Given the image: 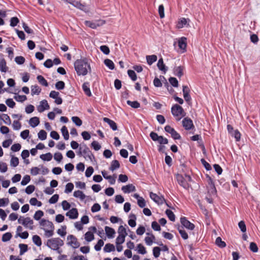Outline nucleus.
I'll return each mask as SVG.
<instances>
[{"label": "nucleus", "mask_w": 260, "mask_h": 260, "mask_svg": "<svg viewBox=\"0 0 260 260\" xmlns=\"http://www.w3.org/2000/svg\"><path fill=\"white\" fill-rule=\"evenodd\" d=\"M75 70L79 76L86 75L88 71H90V65L86 59H78L74 63Z\"/></svg>", "instance_id": "f257e3e1"}, {"label": "nucleus", "mask_w": 260, "mask_h": 260, "mask_svg": "<svg viewBox=\"0 0 260 260\" xmlns=\"http://www.w3.org/2000/svg\"><path fill=\"white\" fill-rule=\"evenodd\" d=\"M41 229L45 232L46 237L49 238L54 235V226L51 221L45 219H42L39 222Z\"/></svg>", "instance_id": "f03ea898"}, {"label": "nucleus", "mask_w": 260, "mask_h": 260, "mask_svg": "<svg viewBox=\"0 0 260 260\" xmlns=\"http://www.w3.org/2000/svg\"><path fill=\"white\" fill-rule=\"evenodd\" d=\"M63 240L59 238H53L47 240L46 245L52 250H56L59 253H60L61 251L59 250V249L63 246Z\"/></svg>", "instance_id": "7ed1b4c3"}, {"label": "nucleus", "mask_w": 260, "mask_h": 260, "mask_svg": "<svg viewBox=\"0 0 260 260\" xmlns=\"http://www.w3.org/2000/svg\"><path fill=\"white\" fill-rule=\"evenodd\" d=\"M171 113L177 120H180L185 116V112L182 107L177 104H175L172 107Z\"/></svg>", "instance_id": "20e7f679"}, {"label": "nucleus", "mask_w": 260, "mask_h": 260, "mask_svg": "<svg viewBox=\"0 0 260 260\" xmlns=\"http://www.w3.org/2000/svg\"><path fill=\"white\" fill-rule=\"evenodd\" d=\"M78 154L83 155L85 159H89L90 161H92V159L94 158V155L86 145H84L79 148Z\"/></svg>", "instance_id": "39448f33"}, {"label": "nucleus", "mask_w": 260, "mask_h": 260, "mask_svg": "<svg viewBox=\"0 0 260 260\" xmlns=\"http://www.w3.org/2000/svg\"><path fill=\"white\" fill-rule=\"evenodd\" d=\"M176 179L179 184L184 188L187 189L189 188V185L188 182L191 180V178L189 175H185V178H184L182 175L177 174Z\"/></svg>", "instance_id": "423d86ee"}, {"label": "nucleus", "mask_w": 260, "mask_h": 260, "mask_svg": "<svg viewBox=\"0 0 260 260\" xmlns=\"http://www.w3.org/2000/svg\"><path fill=\"white\" fill-rule=\"evenodd\" d=\"M18 222L22 224L25 228H28L29 230H32L34 229V221L30 217L20 216L18 219Z\"/></svg>", "instance_id": "0eeeda50"}, {"label": "nucleus", "mask_w": 260, "mask_h": 260, "mask_svg": "<svg viewBox=\"0 0 260 260\" xmlns=\"http://www.w3.org/2000/svg\"><path fill=\"white\" fill-rule=\"evenodd\" d=\"M49 170L43 165L32 167L30 170V173L33 176L37 175L40 173L44 175H46L49 173Z\"/></svg>", "instance_id": "6e6552de"}, {"label": "nucleus", "mask_w": 260, "mask_h": 260, "mask_svg": "<svg viewBox=\"0 0 260 260\" xmlns=\"http://www.w3.org/2000/svg\"><path fill=\"white\" fill-rule=\"evenodd\" d=\"M68 244L73 248H77L80 246V243L77 239L73 235H70L67 237Z\"/></svg>", "instance_id": "1a4fd4ad"}, {"label": "nucleus", "mask_w": 260, "mask_h": 260, "mask_svg": "<svg viewBox=\"0 0 260 260\" xmlns=\"http://www.w3.org/2000/svg\"><path fill=\"white\" fill-rule=\"evenodd\" d=\"M165 130L166 132L170 134L174 139L179 140L181 138L180 135L171 126L166 125Z\"/></svg>", "instance_id": "9d476101"}, {"label": "nucleus", "mask_w": 260, "mask_h": 260, "mask_svg": "<svg viewBox=\"0 0 260 260\" xmlns=\"http://www.w3.org/2000/svg\"><path fill=\"white\" fill-rule=\"evenodd\" d=\"M190 20L189 18H181L178 19L177 23V27L178 28H182L184 27H189Z\"/></svg>", "instance_id": "9b49d317"}, {"label": "nucleus", "mask_w": 260, "mask_h": 260, "mask_svg": "<svg viewBox=\"0 0 260 260\" xmlns=\"http://www.w3.org/2000/svg\"><path fill=\"white\" fill-rule=\"evenodd\" d=\"M150 197L154 202L157 203L158 204L161 205L165 201L163 196H159L156 193H154L152 192L150 193Z\"/></svg>", "instance_id": "f8f14e48"}, {"label": "nucleus", "mask_w": 260, "mask_h": 260, "mask_svg": "<svg viewBox=\"0 0 260 260\" xmlns=\"http://www.w3.org/2000/svg\"><path fill=\"white\" fill-rule=\"evenodd\" d=\"M180 222L184 227L188 230H192L194 228V225L188 221L185 217H181Z\"/></svg>", "instance_id": "ddd939ff"}, {"label": "nucleus", "mask_w": 260, "mask_h": 260, "mask_svg": "<svg viewBox=\"0 0 260 260\" xmlns=\"http://www.w3.org/2000/svg\"><path fill=\"white\" fill-rule=\"evenodd\" d=\"M49 108L50 107L47 101L46 100H43L40 102V105L37 107V110L38 112L41 113Z\"/></svg>", "instance_id": "4468645a"}, {"label": "nucleus", "mask_w": 260, "mask_h": 260, "mask_svg": "<svg viewBox=\"0 0 260 260\" xmlns=\"http://www.w3.org/2000/svg\"><path fill=\"white\" fill-rule=\"evenodd\" d=\"M186 38L182 37L178 40V46L181 50L182 53H184L186 51Z\"/></svg>", "instance_id": "2eb2a0df"}, {"label": "nucleus", "mask_w": 260, "mask_h": 260, "mask_svg": "<svg viewBox=\"0 0 260 260\" xmlns=\"http://www.w3.org/2000/svg\"><path fill=\"white\" fill-rule=\"evenodd\" d=\"M182 124L184 128L189 130L193 127L192 121L189 118L186 117L182 120Z\"/></svg>", "instance_id": "dca6fc26"}, {"label": "nucleus", "mask_w": 260, "mask_h": 260, "mask_svg": "<svg viewBox=\"0 0 260 260\" xmlns=\"http://www.w3.org/2000/svg\"><path fill=\"white\" fill-rule=\"evenodd\" d=\"M66 215L70 219H76L78 216V210L76 208H72L66 213Z\"/></svg>", "instance_id": "f3484780"}, {"label": "nucleus", "mask_w": 260, "mask_h": 260, "mask_svg": "<svg viewBox=\"0 0 260 260\" xmlns=\"http://www.w3.org/2000/svg\"><path fill=\"white\" fill-rule=\"evenodd\" d=\"M209 187H208V192L210 196H216V189L212 181H211L209 183Z\"/></svg>", "instance_id": "a211bd4d"}, {"label": "nucleus", "mask_w": 260, "mask_h": 260, "mask_svg": "<svg viewBox=\"0 0 260 260\" xmlns=\"http://www.w3.org/2000/svg\"><path fill=\"white\" fill-rule=\"evenodd\" d=\"M121 189L123 192L127 193L135 191L136 190V188L135 186H134L133 184H129L125 186H122Z\"/></svg>", "instance_id": "6ab92c4d"}, {"label": "nucleus", "mask_w": 260, "mask_h": 260, "mask_svg": "<svg viewBox=\"0 0 260 260\" xmlns=\"http://www.w3.org/2000/svg\"><path fill=\"white\" fill-rule=\"evenodd\" d=\"M103 120L109 125L110 127L113 131H116L117 129V124L113 120L107 117H104L103 118Z\"/></svg>", "instance_id": "aec40b11"}, {"label": "nucleus", "mask_w": 260, "mask_h": 260, "mask_svg": "<svg viewBox=\"0 0 260 260\" xmlns=\"http://www.w3.org/2000/svg\"><path fill=\"white\" fill-rule=\"evenodd\" d=\"M157 66L159 70L161 71L164 72V73H166L168 70L167 67L165 66L164 63L163 59L160 58L157 63Z\"/></svg>", "instance_id": "412c9836"}, {"label": "nucleus", "mask_w": 260, "mask_h": 260, "mask_svg": "<svg viewBox=\"0 0 260 260\" xmlns=\"http://www.w3.org/2000/svg\"><path fill=\"white\" fill-rule=\"evenodd\" d=\"M149 236L145 238V241L147 245L150 246L152 244L153 241L155 240V237L152 233H147L146 234Z\"/></svg>", "instance_id": "4be33fe9"}, {"label": "nucleus", "mask_w": 260, "mask_h": 260, "mask_svg": "<svg viewBox=\"0 0 260 260\" xmlns=\"http://www.w3.org/2000/svg\"><path fill=\"white\" fill-rule=\"evenodd\" d=\"M90 85L88 82H85L82 85V89L85 94L88 96H91L92 95L90 89Z\"/></svg>", "instance_id": "5701e85b"}, {"label": "nucleus", "mask_w": 260, "mask_h": 260, "mask_svg": "<svg viewBox=\"0 0 260 260\" xmlns=\"http://www.w3.org/2000/svg\"><path fill=\"white\" fill-rule=\"evenodd\" d=\"M105 230L106 234L109 238H113L114 237L115 234V231L113 229L108 226H106L105 228Z\"/></svg>", "instance_id": "b1692460"}, {"label": "nucleus", "mask_w": 260, "mask_h": 260, "mask_svg": "<svg viewBox=\"0 0 260 260\" xmlns=\"http://www.w3.org/2000/svg\"><path fill=\"white\" fill-rule=\"evenodd\" d=\"M29 123L32 127H35L40 123L39 118L37 117L31 118L29 120Z\"/></svg>", "instance_id": "393cba45"}, {"label": "nucleus", "mask_w": 260, "mask_h": 260, "mask_svg": "<svg viewBox=\"0 0 260 260\" xmlns=\"http://www.w3.org/2000/svg\"><path fill=\"white\" fill-rule=\"evenodd\" d=\"M147 62L149 65H151L157 60L156 55H147L146 57Z\"/></svg>", "instance_id": "a878e982"}, {"label": "nucleus", "mask_w": 260, "mask_h": 260, "mask_svg": "<svg viewBox=\"0 0 260 260\" xmlns=\"http://www.w3.org/2000/svg\"><path fill=\"white\" fill-rule=\"evenodd\" d=\"M74 197L76 198L80 199L81 201L84 200L86 196L85 194L81 190H76L74 192Z\"/></svg>", "instance_id": "bb28decb"}, {"label": "nucleus", "mask_w": 260, "mask_h": 260, "mask_svg": "<svg viewBox=\"0 0 260 260\" xmlns=\"http://www.w3.org/2000/svg\"><path fill=\"white\" fill-rule=\"evenodd\" d=\"M84 24L86 26L93 29H95L100 26L97 22L92 21H85Z\"/></svg>", "instance_id": "cd10ccee"}, {"label": "nucleus", "mask_w": 260, "mask_h": 260, "mask_svg": "<svg viewBox=\"0 0 260 260\" xmlns=\"http://www.w3.org/2000/svg\"><path fill=\"white\" fill-rule=\"evenodd\" d=\"M41 91V88L37 85H32L31 86V93L32 95L35 94L38 95Z\"/></svg>", "instance_id": "c85d7f7f"}, {"label": "nucleus", "mask_w": 260, "mask_h": 260, "mask_svg": "<svg viewBox=\"0 0 260 260\" xmlns=\"http://www.w3.org/2000/svg\"><path fill=\"white\" fill-rule=\"evenodd\" d=\"M8 68L6 66V61L3 58L0 59V71L2 72H6Z\"/></svg>", "instance_id": "c756f323"}, {"label": "nucleus", "mask_w": 260, "mask_h": 260, "mask_svg": "<svg viewBox=\"0 0 260 260\" xmlns=\"http://www.w3.org/2000/svg\"><path fill=\"white\" fill-rule=\"evenodd\" d=\"M119 167L120 164L119 161L117 160H114L111 162L110 170L112 171H114V170L119 168Z\"/></svg>", "instance_id": "7c9ffc66"}, {"label": "nucleus", "mask_w": 260, "mask_h": 260, "mask_svg": "<svg viewBox=\"0 0 260 260\" xmlns=\"http://www.w3.org/2000/svg\"><path fill=\"white\" fill-rule=\"evenodd\" d=\"M136 250L139 254H145L147 253L145 247L141 244L137 245Z\"/></svg>", "instance_id": "2f4dec72"}, {"label": "nucleus", "mask_w": 260, "mask_h": 260, "mask_svg": "<svg viewBox=\"0 0 260 260\" xmlns=\"http://www.w3.org/2000/svg\"><path fill=\"white\" fill-rule=\"evenodd\" d=\"M40 157L44 161H50L52 158V155L51 153L48 152L46 154H41Z\"/></svg>", "instance_id": "473e14b6"}, {"label": "nucleus", "mask_w": 260, "mask_h": 260, "mask_svg": "<svg viewBox=\"0 0 260 260\" xmlns=\"http://www.w3.org/2000/svg\"><path fill=\"white\" fill-rule=\"evenodd\" d=\"M183 68L181 66L176 67L174 69V74L179 77H181L183 75Z\"/></svg>", "instance_id": "72a5a7b5"}, {"label": "nucleus", "mask_w": 260, "mask_h": 260, "mask_svg": "<svg viewBox=\"0 0 260 260\" xmlns=\"http://www.w3.org/2000/svg\"><path fill=\"white\" fill-rule=\"evenodd\" d=\"M115 250V246L114 245L108 243L106 244L104 248V251L105 252H110Z\"/></svg>", "instance_id": "f704fd0d"}, {"label": "nucleus", "mask_w": 260, "mask_h": 260, "mask_svg": "<svg viewBox=\"0 0 260 260\" xmlns=\"http://www.w3.org/2000/svg\"><path fill=\"white\" fill-rule=\"evenodd\" d=\"M129 217L131 218L128 221V223L129 226L131 227H135L136 225V216L135 214H131L129 215Z\"/></svg>", "instance_id": "c9c22d12"}, {"label": "nucleus", "mask_w": 260, "mask_h": 260, "mask_svg": "<svg viewBox=\"0 0 260 260\" xmlns=\"http://www.w3.org/2000/svg\"><path fill=\"white\" fill-rule=\"evenodd\" d=\"M71 5L80 10H84L85 6L78 1L73 0Z\"/></svg>", "instance_id": "e433bc0d"}, {"label": "nucleus", "mask_w": 260, "mask_h": 260, "mask_svg": "<svg viewBox=\"0 0 260 260\" xmlns=\"http://www.w3.org/2000/svg\"><path fill=\"white\" fill-rule=\"evenodd\" d=\"M61 132L64 139L68 140L69 139V134L67 127L63 126L61 128Z\"/></svg>", "instance_id": "4c0bfd02"}, {"label": "nucleus", "mask_w": 260, "mask_h": 260, "mask_svg": "<svg viewBox=\"0 0 260 260\" xmlns=\"http://www.w3.org/2000/svg\"><path fill=\"white\" fill-rule=\"evenodd\" d=\"M0 116H2V119L3 120L4 123L8 125H10L11 123V120L10 117L6 114H0Z\"/></svg>", "instance_id": "58836bf2"}, {"label": "nucleus", "mask_w": 260, "mask_h": 260, "mask_svg": "<svg viewBox=\"0 0 260 260\" xmlns=\"http://www.w3.org/2000/svg\"><path fill=\"white\" fill-rule=\"evenodd\" d=\"M104 63L110 70H113L115 68L114 63L111 59H106Z\"/></svg>", "instance_id": "ea45409f"}, {"label": "nucleus", "mask_w": 260, "mask_h": 260, "mask_svg": "<svg viewBox=\"0 0 260 260\" xmlns=\"http://www.w3.org/2000/svg\"><path fill=\"white\" fill-rule=\"evenodd\" d=\"M33 242L38 246H40L42 245V240L41 238L38 235H34L32 237Z\"/></svg>", "instance_id": "a19ab883"}, {"label": "nucleus", "mask_w": 260, "mask_h": 260, "mask_svg": "<svg viewBox=\"0 0 260 260\" xmlns=\"http://www.w3.org/2000/svg\"><path fill=\"white\" fill-rule=\"evenodd\" d=\"M166 214L171 221H174L175 220V215L171 210L167 209Z\"/></svg>", "instance_id": "79ce46f5"}, {"label": "nucleus", "mask_w": 260, "mask_h": 260, "mask_svg": "<svg viewBox=\"0 0 260 260\" xmlns=\"http://www.w3.org/2000/svg\"><path fill=\"white\" fill-rule=\"evenodd\" d=\"M39 82L42 85L45 86H48V84L46 80L41 75H38L37 77Z\"/></svg>", "instance_id": "37998d69"}, {"label": "nucleus", "mask_w": 260, "mask_h": 260, "mask_svg": "<svg viewBox=\"0 0 260 260\" xmlns=\"http://www.w3.org/2000/svg\"><path fill=\"white\" fill-rule=\"evenodd\" d=\"M19 247L20 248V255H23L28 250L27 245L25 244H19Z\"/></svg>", "instance_id": "c03bdc74"}, {"label": "nucleus", "mask_w": 260, "mask_h": 260, "mask_svg": "<svg viewBox=\"0 0 260 260\" xmlns=\"http://www.w3.org/2000/svg\"><path fill=\"white\" fill-rule=\"evenodd\" d=\"M85 239L86 241L89 242L94 239V235L91 232H87L85 234Z\"/></svg>", "instance_id": "a18cd8bd"}, {"label": "nucleus", "mask_w": 260, "mask_h": 260, "mask_svg": "<svg viewBox=\"0 0 260 260\" xmlns=\"http://www.w3.org/2000/svg\"><path fill=\"white\" fill-rule=\"evenodd\" d=\"M12 235L11 233L7 232L4 234L2 238V240L4 242H6L7 241H9L10 240V239L12 238Z\"/></svg>", "instance_id": "49530a36"}, {"label": "nucleus", "mask_w": 260, "mask_h": 260, "mask_svg": "<svg viewBox=\"0 0 260 260\" xmlns=\"http://www.w3.org/2000/svg\"><path fill=\"white\" fill-rule=\"evenodd\" d=\"M215 243L218 247L220 248H224L226 246L225 243L222 241L221 238L219 237L216 238Z\"/></svg>", "instance_id": "de8ad7c7"}, {"label": "nucleus", "mask_w": 260, "mask_h": 260, "mask_svg": "<svg viewBox=\"0 0 260 260\" xmlns=\"http://www.w3.org/2000/svg\"><path fill=\"white\" fill-rule=\"evenodd\" d=\"M127 104L133 108H138L140 107V103L137 101H127Z\"/></svg>", "instance_id": "09e8293b"}, {"label": "nucleus", "mask_w": 260, "mask_h": 260, "mask_svg": "<svg viewBox=\"0 0 260 260\" xmlns=\"http://www.w3.org/2000/svg\"><path fill=\"white\" fill-rule=\"evenodd\" d=\"M19 164V159L17 157L12 156L10 160V165L13 167H17Z\"/></svg>", "instance_id": "8fccbe9b"}, {"label": "nucleus", "mask_w": 260, "mask_h": 260, "mask_svg": "<svg viewBox=\"0 0 260 260\" xmlns=\"http://www.w3.org/2000/svg\"><path fill=\"white\" fill-rule=\"evenodd\" d=\"M43 215L44 212L42 211L38 210L35 212L34 215V218L36 220H39Z\"/></svg>", "instance_id": "3c124183"}, {"label": "nucleus", "mask_w": 260, "mask_h": 260, "mask_svg": "<svg viewBox=\"0 0 260 260\" xmlns=\"http://www.w3.org/2000/svg\"><path fill=\"white\" fill-rule=\"evenodd\" d=\"M74 184L72 183H68L66 185L64 192L66 193H70L74 189Z\"/></svg>", "instance_id": "603ef678"}, {"label": "nucleus", "mask_w": 260, "mask_h": 260, "mask_svg": "<svg viewBox=\"0 0 260 260\" xmlns=\"http://www.w3.org/2000/svg\"><path fill=\"white\" fill-rule=\"evenodd\" d=\"M67 226L63 225L61 226V229H59L57 231V233L61 237H64L67 234Z\"/></svg>", "instance_id": "864d4df0"}, {"label": "nucleus", "mask_w": 260, "mask_h": 260, "mask_svg": "<svg viewBox=\"0 0 260 260\" xmlns=\"http://www.w3.org/2000/svg\"><path fill=\"white\" fill-rule=\"evenodd\" d=\"M127 74L130 78L133 81H135L137 80V77L136 73L133 70H128L127 71Z\"/></svg>", "instance_id": "5fc2aeb1"}, {"label": "nucleus", "mask_w": 260, "mask_h": 260, "mask_svg": "<svg viewBox=\"0 0 260 260\" xmlns=\"http://www.w3.org/2000/svg\"><path fill=\"white\" fill-rule=\"evenodd\" d=\"M231 135L232 136L234 137L235 138L236 141L238 142V141H239L240 140L241 134H240V133L239 132V131L238 129L235 130V131L233 132L231 134Z\"/></svg>", "instance_id": "6e6d98bb"}, {"label": "nucleus", "mask_w": 260, "mask_h": 260, "mask_svg": "<svg viewBox=\"0 0 260 260\" xmlns=\"http://www.w3.org/2000/svg\"><path fill=\"white\" fill-rule=\"evenodd\" d=\"M118 233L119 235L126 236L127 235L126 229L123 225L119 226L118 230Z\"/></svg>", "instance_id": "4d7b16f0"}, {"label": "nucleus", "mask_w": 260, "mask_h": 260, "mask_svg": "<svg viewBox=\"0 0 260 260\" xmlns=\"http://www.w3.org/2000/svg\"><path fill=\"white\" fill-rule=\"evenodd\" d=\"M73 122L78 126H80L82 124V120L77 116H73L72 117Z\"/></svg>", "instance_id": "13d9d810"}, {"label": "nucleus", "mask_w": 260, "mask_h": 260, "mask_svg": "<svg viewBox=\"0 0 260 260\" xmlns=\"http://www.w3.org/2000/svg\"><path fill=\"white\" fill-rule=\"evenodd\" d=\"M38 138L41 140H44L47 138V133L44 130H41L38 134Z\"/></svg>", "instance_id": "bf43d9fd"}, {"label": "nucleus", "mask_w": 260, "mask_h": 260, "mask_svg": "<svg viewBox=\"0 0 260 260\" xmlns=\"http://www.w3.org/2000/svg\"><path fill=\"white\" fill-rule=\"evenodd\" d=\"M179 232L181 236V237L184 239L186 240L188 238V235L187 233L184 230L183 228H178Z\"/></svg>", "instance_id": "052dcab7"}, {"label": "nucleus", "mask_w": 260, "mask_h": 260, "mask_svg": "<svg viewBox=\"0 0 260 260\" xmlns=\"http://www.w3.org/2000/svg\"><path fill=\"white\" fill-rule=\"evenodd\" d=\"M14 98L16 101L19 102H23L25 101V100H26V99H27L26 96L24 95H16L14 96Z\"/></svg>", "instance_id": "680f3d73"}, {"label": "nucleus", "mask_w": 260, "mask_h": 260, "mask_svg": "<svg viewBox=\"0 0 260 260\" xmlns=\"http://www.w3.org/2000/svg\"><path fill=\"white\" fill-rule=\"evenodd\" d=\"M170 84L174 87H177L178 86V81L176 78L170 77L169 79Z\"/></svg>", "instance_id": "e2e57ef3"}, {"label": "nucleus", "mask_w": 260, "mask_h": 260, "mask_svg": "<svg viewBox=\"0 0 260 260\" xmlns=\"http://www.w3.org/2000/svg\"><path fill=\"white\" fill-rule=\"evenodd\" d=\"M65 84L62 81H58L55 84V88L58 90H62L64 88Z\"/></svg>", "instance_id": "0e129e2a"}, {"label": "nucleus", "mask_w": 260, "mask_h": 260, "mask_svg": "<svg viewBox=\"0 0 260 260\" xmlns=\"http://www.w3.org/2000/svg\"><path fill=\"white\" fill-rule=\"evenodd\" d=\"M104 241L102 240H99L96 244L94 246L95 250L97 251H100L102 247L104 245Z\"/></svg>", "instance_id": "69168bd1"}, {"label": "nucleus", "mask_w": 260, "mask_h": 260, "mask_svg": "<svg viewBox=\"0 0 260 260\" xmlns=\"http://www.w3.org/2000/svg\"><path fill=\"white\" fill-rule=\"evenodd\" d=\"M19 22V20L17 17H13L10 20V25L12 27H14L17 25Z\"/></svg>", "instance_id": "338daca9"}, {"label": "nucleus", "mask_w": 260, "mask_h": 260, "mask_svg": "<svg viewBox=\"0 0 260 260\" xmlns=\"http://www.w3.org/2000/svg\"><path fill=\"white\" fill-rule=\"evenodd\" d=\"M160 252V248L159 247H154L153 248V256L157 258L159 256Z\"/></svg>", "instance_id": "774afa93"}]
</instances>
